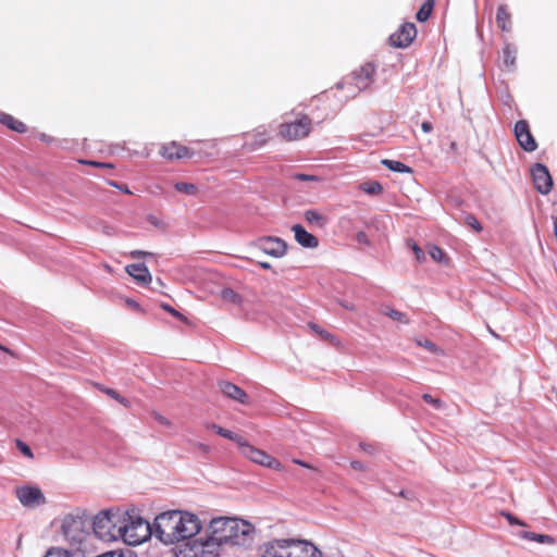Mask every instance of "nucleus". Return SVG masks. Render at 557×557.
Listing matches in <instances>:
<instances>
[{
    "mask_svg": "<svg viewBox=\"0 0 557 557\" xmlns=\"http://www.w3.org/2000/svg\"><path fill=\"white\" fill-rule=\"evenodd\" d=\"M260 557H322L310 542L296 539H274L259 546Z\"/></svg>",
    "mask_w": 557,
    "mask_h": 557,
    "instance_id": "nucleus-1",
    "label": "nucleus"
},
{
    "mask_svg": "<svg viewBox=\"0 0 557 557\" xmlns=\"http://www.w3.org/2000/svg\"><path fill=\"white\" fill-rule=\"evenodd\" d=\"M124 515L120 509H106L97 513L92 520V531L96 537L103 542L120 540Z\"/></svg>",
    "mask_w": 557,
    "mask_h": 557,
    "instance_id": "nucleus-2",
    "label": "nucleus"
},
{
    "mask_svg": "<svg viewBox=\"0 0 557 557\" xmlns=\"http://www.w3.org/2000/svg\"><path fill=\"white\" fill-rule=\"evenodd\" d=\"M123 515L124 523H122L121 529L123 535H121L120 540L124 543L136 546L146 542L153 535L152 524L137 515L134 509L123 511Z\"/></svg>",
    "mask_w": 557,
    "mask_h": 557,
    "instance_id": "nucleus-3",
    "label": "nucleus"
},
{
    "mask_svg": "<svg viewBox=\"0 0 557 557\" xmlns=\"http://www.w3.org/2000/svg\"><path fill=\"white\" fill-rule=\"evenodd\" d=\"M62 534L75 553L85 555L88 552L91 536L85 528L82 517L66 515L62 521Z\"/></svg>",
    "mask_w": 557,
    "mask_h": 557,
    "instance_id": "nucleus-4",
    "label": "nucleus"
},
{
    "mask_svg": "<svg viewBox=\"0 0 557 557\" xmlns=\"http://www.w3.org/2000/svg\"><path fill=\"white\" fill-rule=\"evenodd\" d=\"M177 517L178 510L165 511L158 515L152 524L153 535L164 544H174Z\"/></svg>",
    "mask_w": 557,
    "mask_h": 557,
    "instance_id": "nucleus-5",
    "label": "nucleus"
},
{
    "mask_svg": "<svg viewBox=\"0 0 557 557\" xmlns=\"http://www.w3.org/2000/svg\"><path fill=\"white\" fill-rule=\"evenodd\" d=\"M376 67L373 63L368 62L361 65L358 70L354 71L346 77V83L350 86L354 85L352 92L346 95L347 99L357 97L361 91L367 90L374 82Z\"/></svg>",
    "mask_w": 557,
    "mask_h": 557,
    "instance_id": "nucleus-6",
    "label": "nucleus"
},
{
    "mask_svg": "<svg viewBox=\"0 0 557 557\" xmlns=\"http://www.w3.org/2000/svg\"><path fill=\"white\" fill-rule=\"evenodd\" d=\"M175 528V543L181 541H194L201 530L199 518L190 512L178 510Z\"/></svg>",
    "mask_w": 557,
    "mask_h": 557,
    "instance_id": "nucleus-7",
    "label": "nucleus"
},
{
    "mask_svg": "<svg viewBox=\"0 0 557 557\" xmlns=\"http://www.w3.org/2000/svg\"><path fill=\"white\" fill-rule=\"evenodd\" d=\"M187 557H218L220 554V543L207 533L205 536L195 539L186 544Z\"/></svg>",
    "mask_w": 557,
    "mask_h": 557,
    "instance_id": "nucleus-8",
    "label": "nucleus"
},
{
    "mask_svg": "<svg viewBox=\"0 0 557 557\" xmlns=\"http://www.w3.org/2000/svg\"><path fill=\"white\" fill-rule=\"evenodd\" d=\"M311 124V119L306 114H301L294 122L282 123L280 125L278 135L287 141L299 140L310 134Z\"/></svg>",
    "mask_w": 557,
    "mask_h": 557,
    "instance_id": "nucleus-9",
    "label": "nucleus"
},
{
    "mask_svg": "<svg viewBox=\"0 0 557 557\" xmlns=\"http://www.w3.org/2000/svg\"><path fill=\"white\" fill-rule=\"evenodd\" d=\"M238 449L244 457L248 458L257 465L277 471L283 470V466L278 460L267 454L264 450L250 445L245 440L239 443Z\"/></svg>",
    "mask_w": 557,
    "mask_h": 557,
    "instance_id": "nucleus-10",
    "label": "nucleus"
},
{
    "mask_svg": "<svg viewBox=\"0 0 557 557\" xmlns=\"http://www.w3.org/2000/svg\"><path fill=\"white\" fill-rule=\"evenodd\" d=\"M255 528L249 522L233 518L228 545L247 546L253 541Z\"/></svg>",
    "mask_w": 557,
    "mask_h": 557,
    "instance_id": "nucleus-11",
    "label": "nucleus"
},
{
    "mask_svg": "<svg viewBox=\"0 0 557 557\" xmlns=\"http://www.w3.org/2000/svg\"><path fill=\"white\" fill-rule=\"evenodd\" d=\"M233 518L219 517L210 521L208 533L220 543V545H228L232 533Z\"/></svg>",
    "mask_w": 557,
    "mask_h": 557,
    "instance_id": "nucleus-12",
    "label": "nucleus"
},
{
    "mask_svg": "<svg viewBox=\"0 0 557 557\" xmlns=\"http://www.w3.org/2000/svg\"><path fill=\"white\" fill-rule=\"evenodd\" d=\"M15 494L20 503L26 508H36L46 504V497L37 486L24 485L16 487Z\"/></svg>",
    "mask_w": 557,
    "mask_h": 557,
    "instance_id": "nucleus-13",
    "label": "nucleus"
},
{
    "mask_svg": "<svg viewBox=\"0 0 557 557\" xmlns=\"http://www.w3.org/2000/svg\"><path fill=\"white\" fill-rule=\"evenodd\" d=\"M534 188L542 195H547L553 188V178L546 165L535 163L531 168Z\"/></svg>",
    "mask_w": 557,
    "mask_h": 557,
    "instance_id": "nucleus-14",
    "label": "nucleus"
},
{
    "mask_svg": "<svg viewBox=\"0 0 557 557\" xmlns=\"http://www.w3.org/2000/svg\"><path fill=\"white\" fill-rule=\"evenodd\" d=\"M513 133L519 146L527 152H533L537 149V143L531 134L528 121L519 120L516 122Z\"/></svg>",
    "mask_w": 557,
    "mask_h": 557,
    "instance_id": "nucleus-15",
    "label": "nucleus"
},
{
    "mask_svg": "<svg viewBox=\"0 0 557 557\" xmlns=\"http://www.w3.org/2000/svg\"><path fill=\"white\" fill-rule=\"evenodd\" d=\"M417 36V27L413 23H404L391 35V45L397 48L408 47Z\"/></svg>",
    "mask_w": 557,
    "mask_h": 557,
    "instance_id": "nucleus-16",
    "label": "nucleus"
},
{
    "mask_svg": "<svg viewBox=\"0 0 557 557\" xmlns=\"http://www.w3.org/2000/svg\"><path fill=\"white\" fill-rule=\"evenodd\" d=\"M258 248L265 255L280 258L286 252V244L278 237H262L257 242Z\"/></svg>",
    "mask_w": 557,
    "mask_h": 557,
    "instance_id": "nucleus-17",
    "label": "nucleus"
},
{
    "mask_svg": "<svg viewBox=\"0 0 557 557\" xmlns=\"http://www.w3.org/2000/svg\"><path fill=\"white\" fill-rule=\"evenodd\" d=\"M218 385H219L221 393L224 396H226L233 400H236L240 404L248 403V395L239 386H237L231 382H227V381H220Z\"/></svg>",
    "mask_w": 557,
    "mask_h": 557,
    "instance_id": "nucleus-18",
    "label": "nucleus"
},
{
    "mask_svg": "<svg viewBox=\"0 0 557 557\" xmlns=\"http://www.w3.org/2000/svg\"><path fill=\"white\" fill-rule=\"evenodd\" d=\"M161 154L169 160H174V159L190 158L194 156V152L190 151L189 148L178 145L175 141H172L171 144L164 145L161 148Z\"/></svg>",
    "mask_w": 557,
    "mask_h": 557,
    "instance_id": "nucleus-19",
    "label": "nucleus"
},
{
    "mask_svg": "<svg viewBox=\"0 0 557 557\" xmlns=\"http://www.w3.org/2000/svg\"><path fill=\"white\" fill-rule=\"evenodd\" d=\"M292 230L295 234V239L300 246L305 248H317L319 246V239L311 233L307 232L300 224L294 225Z\"/></svg>",
    "mask_w": 557,
    "mask_h": 557,
    "instance_id": "nucleus-20",
    "label": "nucleus"
},
{
    "mask_svg": "<svg viewBox=\"0 0 557 557\" xmlns=\"http://www.w3.org/2000/svg\"><path fill=\"white\" fill-rule=\"evenodd\" d=\"M127 274L143 285L151 282V274L144 263H133L125 268Z\"/></svg>",
    "mask_w": 557,
    "mask_h": 557,
    "instance_id": "nucleus-21",
    "label": "nucleus"
},
{
    "mask_svg": "<svg viewBox=\"0 0 557 557\" xmlns=\"http://www.w3.org/2000/svg\"><path fill=\"white\" fill-rule=\"evenodd\" d=\"M0 123L2 125L7 126L8 128H10L11 131H14V132H17L21 134H23L27 131V127L23 122L16 120L11 114L4 113V112H0Z\"/></svg>",
    "mask_w": 557,
    "mask_h": 557,
    "instance_id": "nucleus-22",
    "label": "nucleus"
},
{
    "mask_svg": "<svg viewBox=\"0 0 557 557\" xmlns=\"http://www.w3.org/2000/svg\"><path fill=\"white\" fill-rule=\"evenodd\" d=\"M496 23L503 32L511 30V15L507 10V7L502 4L497 8Z\"/></svg>",
    "mask_w": 557,
    "mask_h": 557,
    "instance_id": "nucleus-23",
    "label": "nucleus"
},
{
    "mask_svg": "<svg viewBox=\"0 0 557 557\" xmlns=\"http://www.w3.org/2000/svg\"><path fill=\"white\" fill-rule=\"evenodd\" d=\"M517 536L520 539L534 541V542H537L541 544H554L555 543L554 537L550 535L537 534V533L529 532V531H520L517 533Z\"/></svg>",
    "mask_w": 557,
    "mask_h": 557,
    "instance_id": "nucleus-24",
    "label": "nucleus"
},
{
    "mask_svg": "<svg viewBox=\"0 0 557 557\" xmlns=\"http://www.w3.org/2000/svg\"><path fill=\"white\" fill-rule=\"evenodd\" d=\"M504 65L508 69H512L516 65L517 48L511 44H505L503 48Z\"/></svg>",
    "mask_w": 557,
    "mask_h": 557,
    "instance_id": "nucleus-25",
    "label": "nucleus"
},
{
    "mask_svg": "<svg viewBox=\"0 0 557 557\" xmlns=\"http://www.w3.org/2000/svg\"><path fill=\"white\" fill-rule=\"evenodd\" d=\"M208 428L213 430L214 432H216L220 436L237 443L238 446H239V443L244 440L238 434H236L230 430H226L218 424H210V425H208Z\"/></svg>",
    "mask_w": 557,
    "mask_h": 557,
    "instance_id": "nucleus-26",
    "label": "nucleus"
},
{
    "mask_svg": "<svg viewBox=\"0 0 557 557\" xmlns=\"http://www.w3.org/2000/svg\"><path fill=\"white\" fill-rule=\"evenodd\" d=\"M435 0H425L419 11L416 14V18L419 22H425L430 18L433 8H434Z\"/></svg>",
    "mask_w": 557,
    "mask_h": 557,
    "instance_id": "nucleus-27",
    "label": "nucleus"
},
{
    "mask_svg": "<svg viewBox=\"0 0 557 557\" xmlns=\"http://www.w3.org/2000/svg\"><path fill=\"white\" fill-rule=\"evenodd\" d=\"M382 164L393 172H397V173H411L412 172L410 166L406 165L405 163H403L400 161L384 159L382 161Z\"/></svg>",
    "mask_w": 557,
    "mask_h": 557,
    "instance_id": "nucleus-28",
    "label": "nucleus"
},
{
    "mask_svg": "<svg viewBox=\"0 0 557 557\" xmlns=\"http://www.w3.org/2000/svg\"><path fill=\"white\" fill-rule=\"evenodd\" d=\"M253 143L250 145L251 149H257L263 146L270 138L268 131L264 127H259L252 134Z\"/></svg>",
    "mask_w": 557,
    "mask_h": 557,
    "instance_id": "nucleus-29",
    "label": "nucleus"
},
{
    "mask_svg": "<svg viewBox=\"0 0 557 557\" xmlns=\"http://www.w3.org/2000/svg\"><path fill=\"white\" fill-rule=\"evenodd\" d=\"M306 221L314 226L323 227L325 225V218L317 210H307L305 212Z\"/></svg>",
    "mask_w": 557,
    "mask_h": 557,
    "instance_id": "nucleus-30",
    "label": "nucleus"
},
{
    "mask_svg": "<svg viewBox=\"0 0 557 557\" xmlns=\"http://www.w3.org/2000/svg\"><path fill=\"white\" fill-rule=\"evenodd\" d=\"M309 327L317 333L322 339L330 342L331 344L338 346L339 341L336 336L329 333L327 331L323 330L321 326H319L315 323H309Z\"/></svg>",
    "mask_w": 557,
    "mask_h": 557,
    "instance_id": "nucleus-31",
    "label": "nucleus"
},
{
    "mask_svg": "<svg viewBox=\"0 0 557 557\" xmlns=\"http://www.w3.org/2000/svg\"><path fill=\"white\" fill-rule=\"evenodd\" d=\"M221 297L223 300L231 302V304H235V305L240 304V301H242L240 295L237 294L232 288H223L221 292Z\"/></svg>",
    "mask_w": 557,
    "mask_h": 557,
    "instance_id": "nucleus-32",
    "label": "nucleus"
},
{
    "mask_svg": "<svg viewBox=\"0 0 557 557\" xmlns=\"http://www.w3.org/2000/svg\"><path fill=\"white\" fill-rule=\"evenodd\" d=\"M362 191L369 195H379L383 188L379 182H366L360 185Z\"/></svg>",
    "mask_w": 557,
    "mask_h": 557,
    "instance_id": "nucleus-33",
    "label": "nucleus"
},
{
    "mask_svg": "<svg viewBox=\"0 0 557 557\" xmlns=\"http://www.w3.org/2000/svg\"><path fill=\"white\" fill-rule=\"evenodd\" d=\"M382 312L395 321H398V322L405 323V324L408 323V319L406 318V314L398 310L392 309L389 307H384Z\"/></svg>",
    "mask_w": 557,
    "mask_h": 557,
    "instance_id": "nucleus-34",
    "label": "nucleus"
},
{
    "mask_svg": "<svg viewBox=\"0 0 557 557\" xmlns=\"http://www.w3.org/2000/svg\"><path fill=\"white\" fill-rule=\"evenodd\" d=\"M101 391L107 394L109 397L115 399L116 401H119L121 405H123L124 407H129V400L126 399L125 397L121 396L116 391L112 389V388H101Z\"/></svg>",
    "mask_w": 557,
    "mask_h": 557,
    "instance_id": "nucleus-35",
    "label": "nucleus"
},
{
    "mask_svg": "<svg viewBox=\"0 0 557 557\" xmlns=\"http://www.w3.org/2000/svg\"><path fill=\"white\" fill-rule=\"evenodd\" d=\"M175 189L186 195H194L196 193V186L194 184L178 182L175 184Z\"/></svg>",
    "mask_w": 557,
    "mask_h": 557,
    "instance_id": "nucleus-36",
    "label": "nucleus"
},
{
    "mask_svg": "<svg viewBox=\"0 0 557 557\" xmlns=\"http://www.w3.org/2000/svg\"><path fill=\"white\" fill-rule=\"evenodd\" d=\"M45 557H73V555L67 549L52 547L46 553Z\"/></svg>",
    "mask_w": 557,
    "mask_h": 557,
    "instance_id": "nucleus-37",
    "label": "nucleus"
},
{
    "mask_svg": "<svg viewBox=\"0 0 557 557\" xmlns=\"http://www.w3.org/2000/svg\"><path fill=\"white\" fill-rule=\"evenodd\" d=\"M429 255L434 261L443 262L445 260V252L438 246H431L429 248Z\"/></svg>",
    "mask_w": 557,
    "mask_h": 557,
    "instance_id": "nucleus-38",
    "label": "nucleus"
},
{
    "mask_svg": "<svg viewBox=\"0 0 557 557\" xmlns=\"http://www.w3.org/2000/svg\"><path fill=\"white\" fill-rule=\"evenodd\" d=\"M422 398L425 403L430 404L435 409L440 410L444 407V403L440 398H434L430 394H423Z\"/></svg>",
    "mask_w": 557,
    "mask_h": 557,
    "instance_id": "nucleus-39",
    "label": "nucleus"
},
{
    "mask_svg": "<svg viewBox=\"0 0 557 557\" xmlns=\"http://www.w3.org/2000/svg\"><path fill=\"white\" fill-rule=\"evenodd\" d=\"M465 222H466L467 225L472 227L474 231H476V232H481L482 231V225H481V223L479 222V220L474 215H472V214L466 215Z\"/></svg>",
    "mask_w": 557,
    "mask_h": 557,
    "instance_id": "nucleus-40",
    "label": "nucleus"
},
{
    "mask_svg": "<svg viewBox=\"0 0 557 557\" xmlns=\"http://www.w3.org/2000/svg\"><path fill=\"white\" fill-rule=\"evenodd\" d=\"M503 516L506 518V520L508 521V523L510 525H520V527L527 525V523L524 521L520 520L519 518H517L516 516H513L510 512H503Z\"/></svg>",
    "mask_w": 557,
    "mask_h": 557,
    "instance_id": "nucleus-41",
    "label": "nucleus"
},
{
    "mask_svg": "<svg viewBox=\"0 0 557 557\" xmlns=\"http://www.w3.org/2000/svg\"><path fill=\"white\" fill-rule=\"evenodd\" d=\"M16 446H17L18 450H20V451H21L25 457L30 458V459L34 457V455H33V451H32L30 447H29L27 444H25L24 442H22V441L17 440V441H16Z\"/></svg>",
    "mask_w": 557,
    "mask_h": 557,
    "instance_id": "nucleus-42",
    "label": "nucleus"
},
{
    "mask_svg": "<svg viewBox=\"0 0 557 557\" xmlns=\"http://www.w3.org/2000/svg\"><path fill=\"white\" fill-rule=\"evenodd\" d=\"M417 344L419 346L428 349L431 352H435L436 354L438 351L437 346L434 343H432L431 341H429V339H419V341H417Z\"/></svg>",
    "mask_w": 557,
    "mask_h": 557,
    "instance_id": "nucleus-43",
    "label": "nucleus"
},
{
    "mask_svg": "<svg viewBox=\"0 0 557 557\" xmlns=\"http://www.w3.org/2000/svg\"><path fill=\"white\" fill-rule=\"evenodd\" d=\"M293 178L300 181V182H319L320 181V177H318L315 175L302 174V173L295 174L293 176Z\"/></svg>",
    "mask_w": 557,
    "mask_h": 557,
    "instance_id": "nucleus-44",
    "label": "nucleus"
},
{
    "mask_svg": "<svg viewBox=\"0 0 557 557\" xmlns=\"http://www.w3.org/2000/svg\"><path fill=\"white\" fill-rule=\"evenodd\" d=\"M410 246H411L412 251L414 252V257H416L417 261H419V262L424 261L425 260L424 251L414 242H412Z\"/></svg>",
    "mask_w": 557,
    "mask_h": 557,
    "instance_id": "nucleus-45",
    "label": "nucleus"
},
{
    "mask_svg": "<svg viewBox=\"0 0 557 557\" xmlns=\"http://www.w3.org/2000/svg\"><path fill=\"white\" fill-rule=\"evenodd\" d=\"M345 83H346V77H345L342 82H339V83H337V84H336V88H337L338 90H344V91H345L344 98H345V99H347V98H346V95H347L348 92H352V90H354V85H352V86H350L349 84H345Z\"/></svg>",
    "mask_w": 557,
    "mask_h": 557,
    "instance_id": "nucleus-46",
    "label": "nucleus"
},
{
    "mask_svg": "<svg viewBox=\"0 0 557 557\" xmlns=\"http://www.w3.org/2000/svg\"><path fill=\"white\" fill-rule=\"evenodd\" d=\"M146 256H152V253L151 252H147V251H143V250H133V251H131V257L132 258L139 259V258H144Z\"/></svg>",
    "mask_w": 557,
    "mask_h": 557,
    "instance_id": "nucleus-47",
    "label": "nucleus"
},
{
    "mask_svg": "<svg viewBox=\"0 0 557 557\" xmlns=\"http://www.w3.org/2000/svg\"><path fill=\"white\" fill-rule=\"evenodd\" d=\"M162 308L164 310H166L168 312H170L172 315L178 318V319H183V315L177 311L175 310L174 308H172L171 306L169 305H162Z\"/></svg>",
    "mask_w": 557,
    "mask_h": 557,
    "instance_id": "nucleus-48",
    "label": "nucleus"
},
{
    "mask_svg": "<svg viewBox=\"0 0 557 557\" xmlns=\"http://www.w3.org/2000/svg\"><path fill=\"white\" fill-rule=\"evenodd\" d=\"M85 163L94 165V166L113 168V165L111 163H103V162H97V161H86Z\"/></svg>",
    "mask_w": 557,
    "mask_h": 557,
    "instance_id": "nucleus-49",
    "label": "nucleus"
},
{
    "mask_svg": "<svg viewBox=\"0 0 557 557\" xmlns=\"http://www.w3.org/2000/svg\"><path fill=\"white\" fill-rule=\"evenodd\" d=\"M421 128H422V131H423L424 133H431V132H432V129H433V125H432V123H431V122H429V121H424V122H422V124H421Z\"/></svg>",
    "mask_w": 557,
    "mask_h": 557,
    "instance_id": "nucleus-50",
    "label": "nucleus"
},
{
    "mask_svg": "<svg viewBox=\"0 0 557 557\" xmlns=\"http://www.w3.org/2000/svg\"><path fill=\"white\" fill-rule=\"evenodd\" d=\"M357 239L359 243L369 244L368 237H367L366 233H363V232H359L357 234Z\"/></svg>",
    "mask_w": 557,
    "mask_h": 557,
    "instance_id": "nucleus-51",
    "label": "nucleus"
},
{
    "mask_svg": "<svg viewBox=\"0 0 557 557\" xmlns=\"http://www.w3.org/2000/svg\"><path fill=\"white\" fill-rule=\"evenodd\" d=\"M351 468L355 469V470H363V465L362 462L358 461V460H354L351 461L350 463Z\"/></svg>",
    "mask_w": 557,
    "mask_h": 557,
    "instance_id": "nucleus-52",
    "label": "nucleus"
},
{
    "mask_svg": "<svg viewBox=\"0 0 557 557\" xmlns=\"http://www.w3.org/2000/svg\"><path fill=\"white\" fill-rule=\"evenodd\" d=\"M156 419L163 425L169 426L171 424L170 421L161 414H157Z\"/></svg>",
    "mask_w": 557,
    "mask_h": 557,
    "instance_id": "nucleus-53",
    "label": "nucleus"
},
{
    "mask_svg": "<svg viewBox=\"0 0 557 557\" xmlns=\"http://www.w3.org/2000/svg\"><path fill=\"white\" fill-rule=\"evenodd\" d=\"M39 139L48 144L52 141V137L44 133L39 135Z\"/></svg>",
    "mask_w": 557,
    "mask_h": 557,
    "instance_id": "nucleus-54",
    "label": "nucleus"
},
{
    "mask_svg": "<svg viewBox=\"0 0 557 557\" xmlns=\"http://www.w3.org/2000/svg\"><path fill=\"white\" fill-rule=\"evenodd\" d=\"M112 186L121 189L122 191L126 193V194H131V190L128 189V187L126 185H124L123 187H121L120 185H117L116 183H110Z\"/></svg>",
    "mask_w": 557,
    "mask_h": 557,
    "instance_id": "nucleus-55",
    "label": "nucleus"
},
{
    "mask_svg": "<svg viewBox=\"0 0 557 557\" xmlns=\"http://www.w3.org/2000/svg\"><path fill=\"white\" fill-rule=\"evenodd\" d=\"M360 447H361L364 451H367V453H369V454H372V453H373V447H372V445H369V444H360Z\"/></svg>",
    "mask_w": 557,
    "mask_h": 557,
    "instance_id": "nucleus-56",
    "label": "nucleus"
},
{
    "mask_svg": "<svg viewBox=\"0 0 557 557\" xmlns=\"http://www.w3.org/2000/svg\"><path fill=\"white\" fill-rule=\"evenodd\" d=\"M294 462L299 465V466H301V467L310 468V466L307 462L302 461V460L294 459Z\"/></svg>",
    "mask_w": 557,
    "mask_h": 557,
    "instance_id": "nucleus-57",
    "label": "nucleus"
},
{
    "mask_svg": "<svg viewBox=\"0 0 557 557\" xmlns=\"http://www.w3.org/2000/svg\"><path fill=\"white\" fill-rule=\"evenodd\" d=\"M259 265L262 268V269H265V270H269L271 268V264L269 262H259Z\"/></svg>",
    "mask_w": 557,
    "mask_h": 557,
    "instance_id": "nucleus-58",
    "label": "nucleus"
},
{
    "mask_svg": "<svg viewBox=\"0 0 557 557\" xmlns=\"http://www.w3.org/2000/svg\"><path fill=\"white\" fill-rule=\"evenodd\" d=\"M127 304H128L129 306H132V307L136 308V309H138V308H139L138 302H136L135 300L128 299V300H127Z\"/></svg>",
    "mask_w": 557,
    "mask_h": 557,
    "instance_id": "nucleus-59",
    "label": "nucleus"
},
{
    "mask_svg": "<svg viewBox=\"0 0 557 557\" xmlns=\"http://www.w3.org/2000/svg\"><path fill=\"white\" fill-rule=\"evenodd\" d=\"M199 447H200L201 449H203V450H208V449H209V448H208V446H207V445H203V444H200V445H199Z\"/></svg>",
    "mask_w": 557,
    "mask_h": 557,
    "instance_id": "nucleus-60",
    "label": "nucleus"
}]
</instances>
